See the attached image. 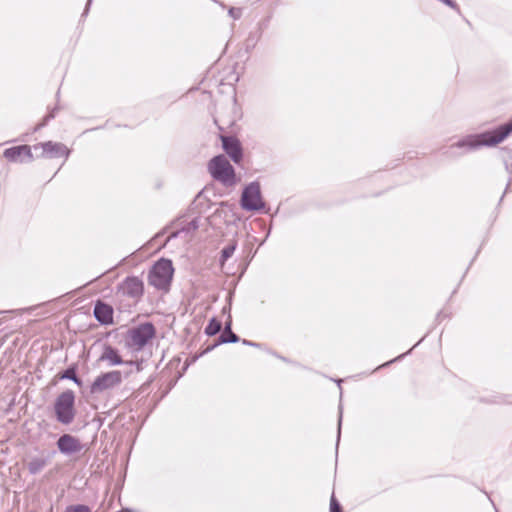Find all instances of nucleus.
I'll return each mask as SVG.
<instances>
[{
	"instance_id": "obj_1",
	"label": "nucleus",
	"mask_w": 512,
	"mask_h": 512,
	"mask_svg": "<svg viewBox=\"0 0 512 512\" xmlns=\"http://www.w3.org/2000/svg\"><path fill=\"white\" fill-rule=\"evenodd\" d=\"M512 133V119L493 131H486L480 134L468 135L456 143L451 148L465 149V151L477 150L483 146H495L504 141Z\"/></svg>"
},
{
	"instance_id": "obj_2",
	"label": "nucleus",
	"mask_w": 512,
	"mask_h": 512,
	"mask_svg": "<svg viewBox=\"0 0 512 512\" xmlns=\"http://www.w3.org/2000/svg\"><path fill=\"white\" fill-rule=\"evenodd\" d=\"M207 168L212 178L225 187H233L238 183L235 169L224 155L213 157Z\"/></svg>"
},
{
	"instance_id": "obj_3",
	"label": "nucleus",
	"mask_w": 512,
	"mask_h": 512,
	"mask_svg": "<svg viewBox=\"0 0 512 512\" xmlns=\"http://www.w3.org/2000/svg\"><path fill=\"white\" fill-rule=\"evenodd\" d=\"M54 412L56 420L63 424H71L76 416L75 393L72 390H66L59 394L54 402Z\"/></svg>"
},
{
	"instance_id": "obj_4",
	"label": "nucleus",
	"mask_w": 512,
	"mask_h": 512,
	"mask_svg": "<svg viewBox=\"0 0 512 512\" xmlns=\"http://www.w3.org/2000/svg\"><path fill=\"white\" fill-rule=\"evenodd\" d=\"M174 273L172 262L168 259H160L151 268L148 282L159 290L167 291Z\"/></svg>"
},
{
	"instance_id": "obj_5",
	"label": "nucleus",
	"mask_w": 512,
	"mask_h": 512,
	"mask_svg": "<svg viewBox=\"0 0 512 512\" xmlns=\"http://www.w3.org/2000/svg\"><path fill=\"white\" fill-rule=\"evenodd\" d=\"M155 335L153 324L147 322L128 330L125 344L133 351H140Z\"/></svg>"
},
{
	"instance_id": "obj_6",
	"label": "nucleus",
	"mask_w": 512,
	"mask_h": 512,
	"mask_svg": "<svg viewBox=\"0 0 512 512\" xmlns=\"http://www.w3.org/2000/svg\"><path fill=\"white\" fill-rule=\"evenodd\" d=\"M240 204L241 207L246 211H264L265 213L268 212L265 210L266 204L262 198L260 184L257 181H253L244 187Z\"/></svg>"
},
{
	"instance_id": "obj_7",
	"label": "nucleus",
	"mask_w": 512,
	"mask_h": 512,
	"mask_svg": "<svg viewBox=\"0 0 512 512\" xmlns=\"http://www.w3.org/2000/svg\"><path fill=\"white\" fill-rule=\"evenodd\" d=\"M33 150L37 153L36 158L56 159L64 158L67 160L71 150L61 142L45 141L33 145Z\"/></svg>"
},
{
	"instance_id": "obj_8",
	"label": "nucleus",
	"mask_w": 512,
	"mask_h": 512,
	"mask_svg": "<svg viewBox=\"0 0 512 512\" xmlns=\"http://www.w3.org/2000/svg\"><path fill=\"white\" fill-rule=\"evenodd\" d=\"M121 382L122 373L120 371H109L95 378L94 382L91 385V391L93 393L103 392L120 385Z\"/></svg>"
},
{
	"instance_id": "obj_9",
	"label": "nucleus",
	"mask_w": 512,
	"mask_h": 512,
	"mask_svg": "<svg viewBox=\"0 0 512 512\" xmlns=\"http://www.w3.org/2000/svg\"><path fill=\"white\" fill-rule=\"evenodd\" d=\"M33 146L30 147L28 145H20L8 148L4 151V157L10 161L15 163H23L30 162L34 159L32 153Z\"/></svg>"
},
{
	"instance_id": "obj_10",
	"label": "nucleus",
	"mask_w": 512,
	"mask_h": 512,
	"mask_svg": "<svg viewBox=\"0 0 512 512\" xmlns=\"http://www.w3.org/2000/svg\"><path fill=\"white\" fill-rule=\"evenodd\" d=\"M99 361L106 362V364L108 366H116V365L126 364V365H131V366L135 365L137 371H140L142 369L141 363H139L137 361H133V360L123 361V359L119 355L118 351L110 345L104 346L103 352H102L101 356L99 357Z\"/></svg>"
},
{
	"instance_id": "obj_11",
	"label": "nucleus",
	"mask_w": 512,
	"mask_h": 512,
	"mask_svg": "<svg viewBox=\"0 0 512 512\" xmlns=\"http://www.w3.org/2000/svg\"><path fill=\"white\" fill-rule=\"evenodd\" d=\"M56 444L58 450L66 456L80 453L84 448L81 441L70 434H63L60 436Z\"/></svg>"
},
{
	"instance_id": "obj_12",
	"label": "nucleus",
	"mask_w": 512,
	"mask_h": 512,
	"mask_svg": "<svg viewBox=\"0 0 512 512\" xmlns=\"http://www.w3.org/2000/svg\"><path fill=\"white\" fill-rule=\"evenodd\" d=\"M222 147L231 160L239 164L243 158V150L240 141L232 136H221Z\"/></svg>"
},
{
	"instance_id": "obj_13",
	"label": "nucleus",
	"mask_w": 512,
	"mask_h": 512,
	"mask_svg": "<svg viewBox=\"0 0 512 512\" xmlns=\"http://www.w3.org/2000/svg\"><path fill=\"white\" fill-rule=\"evenodd\" d=\"M121 291L124 295L132 299H139L144 291L142 280L138 277H127L120 286Z\"/></svg>"
},
{
	"instance_id": "obj_14",
	"label": "nucleus",
	"mask_w": 512,
	"mask_h": 512,
	"mask_svg": "<svg viewBox=\"0 0 512 512\" xmlns=\"http://www.w3.org/2000/svg\"><path fill=\"white\" fill-rule=\"evenodd\" d=\"M94 316L101 324H111L113 322V309L110 305L98 301L94 306Z\"/></svg>"
},
{
	"instance_id": "obj_15",
	"label": "nucleus",
	"mask_w": 512,
	"mask_h": 512,
	"mask_svg": "<svg viewBox=\"0 0 512 512\" xmlns=\"http://www.w3.org/2000/svg\"><path fill=\"white\" fill-rule=\"evenodd\" d=\"M50 462V456L37 455L32 456L26 463L28 472L31 475H37L44 470Z\"/></svg>"
},
{
	"instance_id": "obj_16",
	"label": "nucleus",
	"mask_w": 512,
	"mask_h": 512,
	"mask_svg": "<svg viewBox=\"0 0 512 512\" xmlns=\"http://www.w3.org/2000/svg\"><path fill=\"white\" fill-rule=\"evenodd\" d=\"M199 228V218H194L191 221H189L185 226H182L181 229L172 232L170 235V238L177 237L179 234L185 232L190 233Z\"/></svg>"
},
{
	"instance_id": "obj_17",
	"label": "nucleus",
	"mask_w": 512,
	"mask_h": 512,
	"mask_svg": "<svg viewBox=\"0 0 512 512\" xmlns=\"http://www.w3.org/2000/svg\"><path fill=\"white\" fill-rule=\"evenodd\" d=\"M221 330V323L216 319H211L205 328V333L209 336L216 335Z\"/></svg>"
},
{
	"instance_id": "obj_18",
	"label": "nucleus",
	"mask_w": 512,
	"mask_h": 512,
	"mask_svg": "<svg viewBox=\"0 0 512 512\" xmlns=\"http://www.w3.org/2000/svg\"><path fill=\"white\" fill-rule=\"evenodd\" d=\"M238 341L239 337L233 331L228 333L223 332L220 336L221 343H236Z\"/></svg>"
},
{
	"instance_id": "obj_19",
	"label": "nucleus",
	"mask_w": 512,
	"mask_h": 512,
	"mask_svg": "<svg viewBox=\"0 0 512 512\" xmlns=\"http://www.w3.org/2000/svg\"><path fill=\"white\" fill-rule=\"evenodd\" d=\"M235 249H236V244L235 243L230 244V245L224 247L223 250H222V255H221L222 262H224L227 259H229L234 254Z\"/></svg>"
},
{
	"instance_id": "obj_20",
	"label": "nucleus",
	"mask_w": 512,
	"mask_h": 512,
	"mask_svg": "<svg viewBox=\"0 0 512 512\" xmlns=\"http://www.w3.org/2000/svg\"><path fill=\"white\" fill-rule=\"evenodd\" d=\"M62 378L70 379V380L74 381L78 385L81 384V381L77 377L76 372H75V370L73 368H68L67 370H65V372L62 375Z\"/></svg>"
},
{
	"instance_id": "obj_21",
	"label": "nucleus",
	"mask_w": 512,
	"mask_h": 512,
	"mask_svg": "<svg viewBox=\"0 0 512 512\" xmlns=\"http://www.w3.org/2000/svg\"><path fill=\"white\" fill-rule=\"evenodd\" d=\"M64 512H91V509L86 505H71L68 506Z\"/></svg>"
},
{
	"instance_id": "obj_22",
	"label": "nucleus",
	"mask_w": 512,
	"mask_h": 512,
	"mask_svg": "<svg viewBox=\"0 0 512 512\" xmlns=\"http://www.w3.org/2000/svg\"><path fill=\"white\" fill-rule=\"evenodd\" d=\"M330 512H343L340 503L336 500L334 495L330 499Z\"/></svg>"
},
{
	"instance_id": "obj_23",
	"label": "nucleus",
	"mask_w": 512,
	"mask_h": 512,
	"mask_svg": "<svg viewBox=\"0 0 512 512\" xmlns=\"http://www.w3.org/2000/svg\"><path fill=\"white\" fill-rule=\"evenodd\" d=\"M228 14L230 17H232L234 20H238L241 18L242 16V9L241 8H234V7H231L229 10H228Z\"/></svg>"
},
{
	"instance_id": "obj_24",
	"label": "nucleus",
	"mask_w": 512,
	"mask_h": 512,
	"mask_svg": "<svg viewBox=\"0 0 512 512\" xmlns=\"http://www.w3.org/2000/svg\"><path fill=\"white\" fill-rule=\"evenodd\" d=\"M57 111V108H54L45 118H44V122L39 124L38 127L36 129H39L41 127H43L46 122H48L50 119H53L55 117V113Z\"/></svg>"
},
{
	"instance_id": "obj_25",
	"label": "nucleus",
	"mask_w": 512,
	"mask_h": 512,
	"mask_svg": "<svg viewBox=\"0 0 512 512\" xmlns=\"http://www.w3.org/2000/svg\"><path fill=\"white\" fill-rule=\"evenodd\" d=\"M496 403H509L512 404V396H506L499 400H495Z\"/></svg>"
},
{
	"instance_id": "obj_26",
	"label": "nucleus",
	"mask_w": 512,
	"mask_h": 512,
	"mask_svg": "<svg viewBox=\"0 0 512 512\" xmlns=\"http://www.w3.org/2000/svg\"><path fill=\"white\" fill-rule=\"evenodd\" d=\"M405 355H406V354H402V355H400V356L396 357L395 359H393V360H391V361H388V362H386V363H384V364L380 365L377 369H379V368H381V367H384V366H387V365H389L390 363L395 362V361H397V360H399V359L403 358Z\"/></svg>"
},
{
	"instance_id": "obj_27",
	"label": "nucleus",
	"mask_w": 512,
	"mask_h": 512,
	"mask_svg": "<svg viewBox=\"0 0 512 512\" xmlns=\"http://www.w3.org/2000/svg\"><path fill=\"white\" fill-rule=\"evenodd\" d=\"M230 331H232V329H231V322L229 321V322H227V323L225 324V327H224V331H223V332L228 333V332H230Z\"/></svg>"
},
{
	"instance_id": "obj_28",
	"label": "nucleus",
	"mask_w": 512,
	"mask_h": 512,
	"mask_svg": "<svg viewBox=\"0 0 512 512\" xmlns=\"http://www.w3.org/2000/svg\"><path fill=\"white\" fill-rule=\"evenodd\" d=\"M243 344H245V345H250V346H257V344H256V343L250 342V341H248V340H243Z\"/></svg>"
},
{
	"instance_id": "obj_29",
	"label": "nucleus",
	"mask_w": 512,
	"mask_h": 512,
	"mask_svg": "<svg viewBox=\"0 0 512 512\" xmlns=\"http://www.w3.org/2000/svg\"><path fill=\"white\" fill-rule=\"evenodd\" d=\"M341 421H342V415L340 414V417H339L338 436L340 435V426H341Z\"/></svg>"
},
{
	"instance_id": "obj_30",
	"label": "nucleus",
	"mask_w": 512,
	"mask_h": 512,
	"mask_svg": "<svg viewBox=\"0 0 512 512\" xmlns=\"http://www.w3.org/2000/svg\"><path fill=\"white\" fill-rule=\"evenodd\" d=\"M90 3H91V0H88L87 6H89ZM87 10H88V7H86L85 12H87Z\"/></svg>"
},
{
	"instance_id": "obj_31",
	"label": "nucleus",
	"mask_w": 512,
	"mask_h": 512,
	"mask_svg": "<svg viewBox=\"0 0 512 512\" xmlns=\"http://www.w3.org/2000/svg\"><path fill=\"white\" fill-rule=\"evenodd\" d=\"M125 512H133L132 510L130 509H126Z\"/></svg>"
}]
</instances>
